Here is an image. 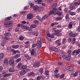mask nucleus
I'll return each mask as SVG.
<instances>
[{"instance_id": "54", "label": "nucleus", "mask_w": 80, "mask_h": 80, "mask_svg": "<svg viewBox=\"0 0 80 80\" xmlns=\"http://www.w3.org/2000/svg\"><path fill=\"white\" fill-rule=\"evenodd\" d=\"M19 38L20 40H23V39H24V38H23V36H21L19 37Z\"/></svg>"}, {"instance_id": "50", "label": "nucleus", "mask_w": 80, "mask_h": 80, "mask_svg": "<svg viewBox=\"0 0 80 80\" xmlns=\"http://www.w3.org/2000/svg\"><path fill=\"white\" fill-rule=\"evenodd\" d=\"M11 75H12V74H6L4 75V77H9V76H11Z\"/></svg>"}, {"instance_id": "4", "label": "nucleus", "mask_w": 80, "mask_h": 80, "mask_svg": "<svg viewBox=\"0 0 80 80\" xmlns=\"http://www.w3.org/2000/svg\"><path fill=\"white\" fill-rule=\"evenodd\" d=\"M60 32H61V30H57L56 32L54 33V35L58 36V37L62 36V33H60Z\"/></svg>"}, {"instance_id": "34", "label": "nucleus", "mask_w": 80, "mask_h": 80, "mask_svg": "<svg viewBox=\"0 0 80 80\" xmlns=\"http://www.w3.org/2000/svg\"><path fill=\"white\" fill-rule=\"evenodd\" d=\"M56 14H57V15H58L59 16H61V15H62V12H60V11H58L56 13Z\"/></svg>"}, {"instance_id": "27", "label": "nucleus", "mask_w": 80, "mask_h": 80, "mask_svg": "<svg viewBox=\"0 0 80 80\" xmlns=\"http://www.w3.org/2000/svg\"><path fill=\"white\" fill-rule=\"evenodd\" d=\"M74 24L70 23L69 24H68V28L69 29H70L71 28H72V25H73Z\"/></svg>"}, {"instance_id": "10", "label": "nucleus", "mask_w": 80, "mask_h": 80, "mask_svg": "<svg viewBox=\"0 0 80 80\" xmlns=\"http://www.w3.org/2000/svg\"><path fill=\"white\" fill-rule=\"evenodd\" d=\"M9 64L11 65H13L14 64V61L12 58H10L9 60Z\"/></svg>"}, {"instance_id": "64", "label": "nucleus", "mask_w": 80, "mask_h": 80, "mask_svg": "<svg viewBox=\"0 0 80 80\" xmlns=\"http://www.w3.org/2000/svg\"><path fill=\"white\" fill-rule=\"evenodd\" d=\"M25 44H30V41H27V42H25Z\"/></svg>"}, {"instance_id": "43", "label": "nucleus", "mask_w": 80, "mask_h": 80, "mask_svg": "<svg viewBox=\"0 0 80 80\" xmlns=\"http://www.w3.org/2000/svg\"><path fill=\"white\" fill-rule=\"evenodd\" d=\"M31 26L32 27V28H36V27H37V26L36 25V24H32L31 25Z\"/></svg>"}, {"instance_id": "52", "label": "nucleus", "mask_w": 80, "mask_h": 80, "mask_svg": "<svg viewBox=\"0 0 80 80\" xmlns=\"http://www.w3.org/2000/svg\"><path fill=\"white\" fill-rule=\"evenodd\" d=\"M49 73V71H47L45 72V74L46 76L48 75Z\"/></svg>"}, {"instance_id": "38", "label": "nucleus", "mask_w": 80, "mask_h": 80, "mask_svg": "<svg viewBox=\"0 0 80 80\" xmlns=\"http://www.w3.org/2000/svg\"><path fill=\"white\" fill-rule=\"evenodd\" d=\"M49 38H55V36H54V34H52L51 35H50L49 36Z\"/></svg>"}, {"instance_id": "51", "label": "nucleus", "mask_w": 80, "mask_h": 80, "mask_svg": "<svg viewBox=\"0 0 80 80\" xmlns=\"http://www.w3.org/2000/svg\"><path fill=\"white\" fill-rule=\"evenodd\" d=\"M38 22H39L38 20H34L33 21V22L35 23H36V24H38Z\"/></svg>"}, {"instance_id": "58", "label": "nucleus", "mask_w": 80, "mask_h": 80, "mask_svg": "<svg viewBox=\"0 0 80 80\" xmlns=\"http://www.w3.org/2000/svg\"><path fill=\"white\" fill-rule=\"evenodd\" d=\"M26 30H30V27H27V26H26Z\"/></svg>"}, {"instance_id": "56", "label": "nucleus", "mask_w": 80, "mask_h": 80, "mask_svg": "<svg viewBox=\"0 0 80 80\" xmlns=\"http://www.w3.org/2000/svg\"><path fill=\"white\" fill-rule=\"evenodd\" d=\"M11 48H12L11 47H8L7 48V50H8V51H9V50H10Z\"/></svg>"}, {"instance_id": "25", "label": "nucleus", "mask_w": 80, "mask_h": 80, "mask_svg": "<svg viewBox=\"0 0 80 80\" xmlns=\"http://www.w3.org/2000/svg\"><path fill=\"white\" fill-rule=\"evenodd\" d=\"M28 23H29V22L28 21H22V24H26V25H28Z\"/></svg>"}, {"instance_id": "7", "label": "nucleus", "mask_w": 80, "mask_h": 80, "mask_svg": "<svg viewBox=\"0 0 80 80\" xmlns=\"http://www.w3.org/2000/svg\"><path fill=\"white\" fill-rule=\"evenodd\" d=\"M70 56L65 55L62 57V58H63V59H65L68 61H70Z\"/></svg>"}, {"instance_id": "55", "label": "nucleus", "mask_w": 80, "mask_h": 80, "mask_svg": "<svg viewBox=\"0 0 80 80\" xmlns=\"http://www.w3.org/2000/svg\"><path fill=\"white\" fill-rule=\"evenodd\" d=\"M36 44L35 43H34L32 45V48H34L36 47Z\"/></svg>"}, {"instance_id": "37", "label": "nucleus", "mask_w": 80, "mask_h": 80, "mask_svg": "<svg viewBox=\"0 0 80 80\" xmlns=\"http://www.w3.org/2000/svg\"><path fill=\"white\" fill-rule=\"evenodd\" d=\"M54 76L56 78H58L60 77V75L58 73H56L54 74Z\"/></svg>"}, {"instance_id": "19", "label": "nucleus", "mask_w": 80, "mask_h": 80, "mask_svg": "<svg viewBox=\"0 0 80 80\" xmlns=\"http://www.w3.org/2000/svg\"><path fill=\"white\" fill-rule=\"evenodd\" d=\"M65 19L67 21H69V15L68 14H67L65 16Z\"/></svg>"}, {"instance_id": "48", "label": "nucleus", "mask_w": 80, "mask_h": 80, "mask_svg": "<svg viewBox=\"0 0 80 80\" xmlns=\"http://www.w3.org/2000/svg\"><path fill=\"white\" fill-rule=\"evenodd\" d=\"M65 40H66V38H64L62 39V44H64L65 43Z\"/></svg>"}, {"instance_id": "2", "label": "nucleus", "mask_w": 80, "mask_h": 80, "mask_svg": "<svg viewBox=\"0 0 80 80\" xmlns=\"http://www.w3.org/2000/svg\"><path fill=\"white\" fill-rule=\"evenodd\" d=\"M80 49H78L77 50H74L73 51L71 54V58H74V55H78L79 53H80Z\"/></svg>"}, {"instance_id": "13", "label": "nucleus", "mask_w": 80, "mask_h": 80, "mask_svg": "<svg viewBox=\"0 0 80 80\" xmlns=\"http://www.w3.org/2000/svg\"><path fill=\"white\" fill-rule=\"evenodd\" d=\"M17 70L14 69L13 68H10L9 69V72H17Z\"/></svg>"}, {"instance_id": "28", "label": "nucleus", "mask_w": 80, "mask_h": 80, "mask_svg": "<svg viewBox=\"0 0 80 80\" xmlns=\"http://www.w3.org/2000/svg\"><path fill=\"white\" fill-rule=\"evenodd\" d=\"M39 72H40L41 74H42V73H43V69L42 68L40 69L39 70Z\"/></svg>"}, {"instance_id": "6", "label": "nucleus", "mask_w": 80, "mask_h": 80, "mask_svg": "<svg viewBox=\"0 0 80 80\" xmlns=\"http://www.w3.org/2000/svg\"><path fill=\"white\" fill-rule=\"evenodd\" d=\"M50 50L54 51L55 52H58V49L57 48L54 47H51L50 48Z\"/></svg>"}, {"instance_id": "11", "label": "nucleus", "mask_w": 80, "mask_h": 80, "mask_svg": "<svg viewBox=\"0 0 80 80\" xmlns=\"http://www.w3.org/2000/svg\"><path fill=\"white\" fill-rule=\"evenodd\" d=\"M31 55H33V56H36V52H35V50L33 49H32L31 52Z\"/></svg>"}, {"instance_id": "40", "label": "nucleus", "mask_w": 80, "mask_h": 80, "mask_svg": "<svg viewBox=\"0 0 80 80\" xmlns=\"http://www.w3.org/2000/svg\"><path fill=\"white\" fill-rule=\"evenodd\" d=\"M68 56H69V57L71 56V53H72V51L71 50H69L68 52Z\"/></svg>"}, {"instance_id": "31", "label": "nucleus", "mask_w": 80, "mask_h": 80, "mask_svg": "<svg viewBox=\"0 0 80 80\" xmlns=\"http://www.w3.org/2000/svg\"><path fill=\"white\" fill-rule=\"evenodd\" d=\"M27 66L25 65H22V70H25V69H27Z\"/></svg>"}, {"instance_id": "32", "label": "nucleus", "mask_w": 80, "mask_h": 80, "mask_svg": "<svg viewBox=\"0 0 80 80\" xmlns=\"http://www.w3.org/2000/svg\"><path fill=\"white\" fill-rule=\"evenodd\" d=\"M19 47V45H13L12 47V48H18Z\"/></svg>"}, {"instance_id": "29", "label": "nucleus", "mask_w": 80, "mask_h": 80, "mask_svg": "<svg viewBox=\"0 0 80 80\" xmlns=\"http://www.w3.org/2000/svg\"><path fill=\"white\" fill-rule=\"evenodd\" d=\"M73 5L74 6H76V7H77L80 5V3L78 2H74Z\"/></svg>"}, {"instance_id": "62", "label": "nucleus", "mask_w": 80, "mask_h": 80, "mask_svg": "<svg viewBox=\"0 0 80 80\" xmlns=\"http://www.w3.org/2000/svg\"><path fill=\"white\" fill-rule=\"evenodd\" d=\"M62 26L60 25H58L57 26V28H62Z\"/></svg>"}, {"instance_id": "26", "label": "nucleus", "mask_w": 80, "mask_h": 80, "mask_svg": "<svg viewBox=\"0 0 80 80\" xmlns=\"http://www.w3.org/2000/svg\"><path fill=\"white\" fill-rule=\"evenodd\" d=\"M25 71L24 70L20 72V75H25Z\"/></svg>"}, {"instance_id": "18", "label": "nucleus", "mask_w": 80, "mask_h": 80, "mask_svg": "<svg viewBox=\"0 0 80 80\" xmlns=\"http://www.w3.org/2000/svg\"><path fill=\"white\" fill-rule=\"evenodd\" d=\"M75 6H74L73 4H71L70 7V9L71 10H73V9H75Z\"/></svg>"}, {"instance_id": "36", "label": "nucleus", "mask_w": 80, "mask_h": 80, "mask_svg": "<svg viewBox=\"0 0 80 80\" xmlns=\"http://www.w3.org/2000/svg\"><path fill=\"white\" fill-rule=\"evenodd\" d=\"M21 60H22V59H21V58H18L16 61V63H18L19 62H20V61H21Z\"/></svg>"}, {"instance_id": "22", "label": "nucleus", "mask_w": 80, "mask_h": 80, "mask_svg": "<svg viewBox=\"0 0 80 80\" xmlns=\"http://www.w3.org/2000/svg\"><path fill=\"white\" fill-rule=\"evenodd\" d=\"M5 36V37H7L8 36H11V33L10 32H7V33H4V34Z\"/></svg>"}, {"instance_id": "24", "label": "nucleus", "mask_w": 80, "mask_h": 80, "mask_svg": "<svg viewBox=\"0 0 80 80\" xmlns=\"http://www.w3.org/2000/svg\"><path fill=\"white\" fill-rule=\"evenodd\" d=\"M3 63L6 64V65H8V60L7 59H5L3 61Z\"/></svg>"}, {"instance_id": "3", "label": "nucleus", "mask_w": 80, "mask_h": 80, "mask_svg": "<svg viewBox=\"0 0 80 80\" xmlns=\"http://www.w3.org/2000/svg\"><path fill=\"white\" fill-rule=\"evenodd\" d=\"M65 68L67 70L69 71H73L74 70V68L72 66H65Z\"/></svg>"}, {"instance_id": "9", "label": "nucleus", "mask_w": 80, "mask_h": 80, "mask_svg": "<svg viewBox=\"0 0 80 80\" xmlns=\"http://www.w3.org/2000/svg\"><path fill=\"white\" fill-rule=\"evenodd\" d=\"M33 66L35 68H38L40 67V62H37L34 63Z\"/></svg>"}, {"instance_id": "15", "label": "nucleus", "mask_w": 80, "mask_h": 80, "mask_svg": "<svg viewBox=\"0 0 80 80\" xmlns=\"http://www.w3.org/2000/svg\"><path fill=\"white\" fill-rule=\"evenodd\" d=\"M62 19V17H57L55 19V20L56 21H58L61 20Z\"/></svg>"}, {"instance_id": "16", "label": "nucleus", "mask_w": 80, "mask_h": 80, "mask_svg": "<svg viewBox=\"0 0 80 80\" xmlns=\"http://www.w3.org/2000/svg\"><path fill=\"white\" fill-rule=\"evenodd\" d=\"M57 4L56 3H55L52 6V9H53L54 10H55V9H56V7H57Z\"/></svg>"}, {"instance_id": "39", "label": "nucleus", "mask_w": 80, "mask_h": 80, "mask_svg": "<svg viewBox=\"0 0 80 80\" xmlns=\"http://www.w3.org/2000/svg\"><path fill=\"white\" fill-rule=\"evenodd\" d=\"M4 56V54L3 53L0 54V59H2Z\"/></svg>"}, {"instance_id": "33", "label": "nucleus", "mask_w": 80, "mask_h": 80, "mask_svg": "<svg viewBox=\"0 0 80 80\" xmlns=\"http://www.w3.org/2000/svg\"><path fill=\"white\" fill-rule=\"evenodd\" d=\"M38 8V6H35L33 8V10H36Z\"/></svg>"}, {"instance_id": "35", "label": "nucleus", "mask_w": 80, "mask_h": 80, "mask_svg": "<svg viewBox=\"0 0 80 80\" xmlns=\"http://www.w3.org/2000/svg\"><path fill=\"white\" fill-rule=\"evenodd\" d=\"M76 40V39H75V38H73V39L72 41V44L73 45L74 44V43H75Z\"/></svg>"}, {"instance_id": "47", "label": "nucleus", "mask_w": 80, "mask_h": 80, "mask_svg": "<svg viewBox=\"0 0 80 80\" xmlns=\"http://www.w3.org/2000/svg\"><path fill=\"white\" fill-rule=\"evenodd\" d=\"M65 76V74H62L60 76V78H63Z\"/></svg>"}, {"instance_id": "44", "label": "nucleus", "mask_w": 80, "mask_h": 80, "mask_svg": "<svg viewBox=\"0 0 80 80\" xmlns=\"http://www.w3.org/2000/svg\"><path fill=\"white\" fill-rule=\"evenodd\" d=\"M37 1H36V2H37L38 4H40L41 3V2H42V0H37Z\"/></svg>"}, {"instance_id": "59", "label": "nucleus", "mask_w": 80, "mask_h": 80, "mask_svg": "<svg viewBox=\"0 0 80 80\" xmlns=\"http://www.w3.org/2000/svg\"><path fill=\"white\" fill-rule=\"evenodd\" d=\"M3 70V67L1 66L0 67V72H1L2 71V70Z\"/></svg>"}, {"instance_id": "12", "label": "nucleus", "mask_w": 80, "mask_h": 80, "mask_svg": "<svg viewBox=\"0 0 80 80\" xmlns=\"http://www.w3.org/2000/svg\"><path fill=\"white\" fill-rule=\"evenodd\" d=\"M27 18L28 19H31L33 18V15L32 14H29L27 15Z\"/></svg>"}, {"instance_id": "46", "label": "nucleus", "mask_w": 80, "mask_h": 80, "mask_svg": "<svg viewBox=\"0 0 80 80\" xmlns=\"http://www.w3.org/2000/svg\"><path fill=\"white\" fill-rule=\"evenodd\" d=\"M36 18H38V19L39 20H41L42 19V18H41L39 16H38L36 17Z\"/></svg>"}, {"instance_id": "20", "label": "nucleus", "mask_w": 80, "mask_h": 80, "mask_svg": "<svg viewBox=\"0 0 80 80\" xmlns=\"http://www.w3.org/2000/svg\"><path fill=\"white\" fill-rule=\"evenodd\" d=\"M11 51L13 52L12 53V55H15L17 53V51L13 49H11Z\"/></svg>"}, {"instance_id": "21", "label": "nucleus", "mask_w": 80, "mask_h": 80, "mask_svg": "<svg viewBox=\"0 0 80 80\" xmlns=\"http://www.w3.org/2000/svg\"><path fill=\"white\" fill-rule=\"evenodd\" d=\"M20 56V54H17L14 56V58H19Z\"/></svg>"}, {"instance_id": "8", "label": "nucleus", "mask_w": 80, "mask_h": 80, "mask_svg": "<svg viewBox=\"0 0 80 80\" xmlns=\"http://www.w3.org/2000/svg\"><path fill=\"white\" fill-rule=\"evenodd\" d=\"M57 9H52V11H51L49 13V15H51L52 14L54 13H57Z\"/></svg>"}, {"instance_id": "42", "label": "nucleus", "mask_w": 80, "mask_h": 80, "mask_svg": "<svg viewBox=\"0 0 80 80\" xmlns=\"http://www.w3.org/2000/svg\"><path fill=\"white\" fill-rule=\"evenodd\" d=\"M69 14L71 15H72V16H73V15H76L75 14V13L73 12H69Z\"/></svg>"}, {"instance_id": "49", "label": "nucleus", "mask_w": 80, "mask_h": 80, "mask_svg": "<svg viewBox=\"0 0 80 80\" xmlns=\"http://www.w3.org/2000/svg\"><path fill=\"white\" fill-rule=\"evenodd\" d=\"M41 78H42V76H39L37 77V80H40Z\"/></svg>"}, {"instance_id": "30", "label": "nucleus", "mask_w": 80, "mask_h": 80, "mask_svg": "<svg viewBox=\"0 0 80 80\" xmlns=\"http://www.w3.org/2000/svg\"><path fill=\"white\" fill-rule=\"evenodd\" d=\"M57 31V28H53L52 29V31L53 33H55L56 31Z\"/></svg>"}, {"instance_id": "45", "label": "nucleus", "mask_w": 80, "mask_h": 80, "mask_svg": "<svg viewBox=\"0 0 80 80\" xmlns=\"http://www.w3.org/2000/svg\"><path fill=\"white\" fill-rule=\"evenodd\" d=\"M61 56H62V57L63 58V56H65V52H61Z\"/></svg>"}, {"instance_id": "17", "label": "nucleus", "mask_w": 80, "mask_h": 80, "mask_svg": "<svg viewBox=\"0 0 80 80\" xmlns=\"http://www.w3.org/2000/svg\"><path fill=\"white\" fill-rule=\"evenodd\" d=\"M48 17V15H45L42 17V20H45V19L47 18Z\"/></svg>"}, {"instance_id": "5", "label": "nucleus", "mask_w": 80, "mask_h": 80, "mask_svg": "<svg viewBox=\"0 0 80 80\" xmlns=\"http://www.w3.org/2000/svg\"><path fill=\"white\" fill-rule=\"evenodd\" d=\"M37 44L38 47V48L39 49V50H40V49H41V47H42L41 42L39 41H38L37 42Z\"/></svg>"}, {"instance_id": "1", "label": "nucleus", "mask_w": 80, "mask_h": 80, "mask_svg": "<svg viewBox=\"0 0 80 80\" xmlns=\"http://www.w3.org/2000/svg\"><path fill=\"white\" fill-rule=\"evenodd\" d=\"M11 17H8L5 19L6 21L4 22V25L5 27L8 28L10 27V25L12 23V22L10 21Z\"/></svg>"}, {"instance_id": "53", "label": "nucleus", "mask_w": 80, "mask_h": 80, "mask_svg": "<svg viewBox=\"0 0 80 80\" xmlns=\"http://www.w3.org/2000/svg\"><path fill=\"white\" fill-rule=\"evenodd\" d=\"M59 42H60V39L56 40L55 41V43H59Z\"/></svg>"}, {"instance_id": "61", "label": "nucleus", "mask_w": 80, "mask_h": 80, "mask_svg": "<svg viewBox=\"0 0 80 80\" xmlns=\"http://www.w3.org/2000/svg\"><path fill=\"white\" fill-rule=\"evenodd\" d=\"M77 75H78V72H76L74 74L73 76H74V77H76Z\"/></svg>"}, {"instance_id": "63", "label": "nucleus", "mask_w": 80, "mask_h": 80, "mask_svg": "<svg viewBox=\"0 0 80 80\" xmlns=\"http://www.w3.org/2000/svg\"><path fill=\"white\" fill-rule=\"evenodd\" d=\"M63 64V63L62 62H59L58 63V65H59V66H61V65H62Z\"/></svg>"}, {"instance_id": "23", "label": "nucleus", "mask_w": 80, "mask_h": 80, "mask_svg": "<svg viewBox=\"0 0 80 80\" xmlns=\"http://www.w3.org/2000/svg\"><path fill=\"white\" fill-rule=\"evenodd\" d=\"M33 35H34V36H38L39 34L38 32L37 31H35L34 33H33Z\"/></svg>"}, {"instance_id": "57", "label": "nucleus", "mask_w": 80, "mask_h": 80, "mask_svg": "<svg viewBox=\"0 0 80 80\" xmlns=\"http://www.w3.org/2000/svg\"><path fill=\"white\" fill-rule=\"evenodd\" d=\"M15 32H18V31H19V28H16L15 29Z\"/></svg>"}, {"instance_id": "14", "label": "nucleus", "mask_w": 80, "mask_h": 80, "mask_svg": "<svg viewBox=\"0 0 80 80\" xmlns=\"http://www.w3.org/2000/svg\"><path fill=\"white\" fill-rule=\"evenodd\" d=\"M24 57L26 58V59H27V60H30L31 58L30 56L28 54L24 55Z\"/></svg>"}, {"instance_id": "60", "label": "nucleus", "mask_w": 80, "mask_h": 80, "mask_svg": "<svg viewBox=\"0 0 80 80\" xmlns=\"http://www.w3.org/2000/svg\"><path fill=\"white\" fill-rule=\"evenodd\" d=\"M3 39H4V40H7L8 39V38L4 37H3Z\"/></svg>"}, {"instance_id": "41", "label": "nucleus", "mask_w": 80, "mask_h": 80, "mask_svg": "<svg viewBox=\"0 0 80 80\" xmlns=\"http://www.w3.org/2000/svg\"><path fill=\"white\" fill-rule=\"evenodd\" d=\"M77 35H78V34L77 33H75L73 34L72 35V37H76V36H77Z\"/></svg>"}]
</instances>
